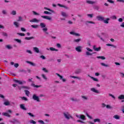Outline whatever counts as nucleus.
I'll list each match as a JSON object with an SVG mask.
<instances>
[{
    "instance_id": "obj_7",
    "label": "nucleus",
    "mask_w": 124,
    "mask_h": 124,
    "mask_svg": "<svg viewBox=\"0 0 124 124\" xmlns=\"http://www.w3.org/2000/svg\"><path fill=\"white\" fill-rule=\"evenodd\" d=\"M76 116L78 119H81V120H82V121L86 120V116H85V115H78V114H76Z\"/></svg>"
},
{
    "instance_id": "obj_39",
    "label": "nucleus",
    "mask_w": 124,
    "mask_h": 124,
    "mask_svg": "<svg viewBox=\"0 0 124 124\" xmlns=\"http://www.w3.org/2000/svg\"><path fill=\"white\" fill-rule=\"evenodd\" d=\"M108 2L111 3V4H115V1L113 0H107Z\"/></svg>"
},
{
    "instance_id": "obj_35",
    "label": "nucleus",
    "mask_w": 124,
    "mask_h": 124,
    "mask_svg": "<svg viewBox=\"0 0 124 124\" xmlns=\"http://www.w3.org/2000/svg\"><path fill=\"white\" fill-rule=\"evenodd\" d=\"M80 41H81V39H74L73 40V42H74V43H79Z\"/></svg>"
},
{
    "instance_id": "obj_34",
    "label": "nucleus",
    "mask_w": 124,
    "mask_h": 124,
    "mask_svg": "<svg viewBox=\"0 0 124 124\" xmlns=\"http://www.w3.org/2000/svg\"><path fill=\"white\" fill-rule=\"evenodd\" d=\"M49 50L52 51H55L56 52H58L59 51V49H56L54 47H51L49 48Z\"/></svg>"
},
{
    "instance_id": "obj_28",
    "label": "nucleus",
    "mask_w": 124,
    "mask_h": 124,
    "mask_svg": "<svg viewBox=\"0 0 124 124\" xmlns=\"http://www.w3.org/2000/svg\"><path fill=\"white\" fill-rule=\"evenodd\" d=\"M100 64L102 66H104L105 67H109V65L106 64L104 62H101Z\"/></svg>"
},
{
    "instance_id": "obj_55",
    "label": "nucleus",
    "mask_w": 124,
    "mask_h": 124,
    "mask_svg": "<svg viewBox=\"0 0 124 124\" xmlns=\"http://www.w3.org/2000/svg\"><path fill=\"white\" fill-rule=\"evenodd\" d=\"M33 37H25V39L26 40H31V39H33Z\"/></svg>"
},
{
    "instance_id": "obj_22",
    "label": "nucleus",
    "mask_w": 124,
    "mask_h": 124,
    "mask_svg": "<svg viewBox=\"0 0 124 124\" xmlns=\"http://www.w3.org/2000/svg\"><path fill=\"white\" fill-rule=\"evenodd\" d=\"M33 50L35 53H37V54L39 53V48H38V47H33Z\"/></svg>"
},
{
    "instance_id": "obj_42",
    "label": "nucleus",
    "mask_w": 124,
    "mask_h": 124,
    "mask_svg": "<svg viewBox=\"0 0 124 124\" xmlns=\"http://www.w3.org/2000/svg\"><path fill=\"white\" fill-rule=\"evenodd\" d=\"M31 27L33 29H38V25H31Z\"/></svg>"
},
{
    "instance_id": "obj_19",
    "label": "nucleus",
    "mask_w": 124,
    "mask_h": 124,
    "mask_svg": "<svg viewBox=\"0 0 124 124\" xmlns=\"http://www.w3.org/2000/svg\"><path fill=\"white\" fill-rule=\"evenodd\" d=\"M41 17L43 18V19H46L49 21H51V20H52V17L49 16H42Z\"/></svg>"
},
{
    "instance_id": "obj_40",
    "label": "nucleus",
    "mask_w": 124,
    "mask_h": 124,
    "mask_svg": "<svg viewBox=\"0 0 124 124\" xmlns=\"http://www.w3.org/2000/svg\"><path fill=\"white\" fill-rule=\"evenodd\" d=\"M14 41H16V42H17V43H19V44L22 43V41L19 39H15Z\"/></svg>"
},
{
    "instance_id": "obj_9",
    "label": "nucleus",
    "mask_w": 124,
    "mask_h": 124,
    "mask_svg": "<svg viewBox=\"0 0 124 124\" xmlns=\"http://www.w3.org/2000/svg\"><path fill=\"white\" fill-rule=\"evenodd\" d=\"M14 82H16V83H18L19 85H24V84H26L27 82L26 81H21L17 79H15Z\"/></svg>"
},
{
    "instance_id": "obj_43",
    "label": "nucleus",
    "mask_w": 124,
    "mask_h": 124,
    "mask_svg": "<svg viewBox=\"0 0 124 124\" xmlns=\"http://www.w3.org/2000/svg\"><path fill=\"white\" fill-rule=\"evenodd\" d=\"M87 17H88V18H93V14H87Z\"/></svg>"
},
{
    "instance_id": "obj_30",
    "label": "nucleus",
    "mask_w": 124,
    "mask_h": 124,
    "mask_svg": "<svg viewBox=\"0 0 124 124\" xmlns=\"http://www.w3.org/2000/svg\"><path fill=\"white\" fill-rule=\"evenodd\" d=\"M20 107L22 110H27V108L25 107V104H20Z\"/></svg>"
},
{
    "instance_id": "obj_24",
    "label": "nucleus",
    "mask_w": 124,
    "mask_h": 124,
    "mask_svg": "<svg viewBox=\"0 0 124 124\" xmlns=\"http://www.w3.org/2000/svg\"><path fill=\"white\" fill-rule=\"evenodd\" d=\"M5 48L6 49H8V50H11L13 47H12V46H11V45H7L5 46Z\"/></svg>"
},
{
    "instance_id": "obj_57",
    "label": "nucleus",
    "mask_w": 124,
    "mask_h": 124,
    "mask_svg": "<svg viewBox=\"0 0 124 124\" xmlns=\"http://www.w3.org/2000/svg\"><path fill=\"white\" fill-rule=\"evenodd\" d=\"M106 108L107 109H112V107L110 105H107Z\"/></svg>"
},
{
    "instance_id": "obj_63",
    "label": "nucleus",
    "mask_w": 124,
    "mask_h": 124,
    "mask_svg": "<svg viewBox=\"0 0 124 124\" xmlns=\"http://www.w3.org/2000/svg\"><path fill=\"white\" fill-rule=\"evenodd\" d=\"M38 122L40 123V124H45V123H44V121L42 120H39Z\"/></svg>"
},
{
    "instance_id": "obj_54",
    "label": "nucleus",
    "mask_w": 124,
    "mask_h": 124,
    "mask_svg": "<svg viewBox=\"0 0 124 124\" xmlns=\"http://www.w3.org/2000/svg\"><path fill=\"white\" fill-rule=\"evenodd\" d=\"M32 87H33L34 88H40V85H35L34 84L32 83L31 84Z\"/></svg>"
},
{
    "instance_id": "obj_13",
    "label": "nucleus",
    "mask_w": 124,
    "mask_h": 124,
    "mask_svg": "<svg viewBox=\"0 0 124 124\" xmlns=\"http://www.w3.org/2000/svg\"><path fill=\"white\" fill-rule=\"evenodd\" d=\"M88 77H90V78H91V79L93 80V81H94V82H99V80H98V78H95L93 77L90 76V75H88Z\"/></svg>"
},
{
    "instance_id": "obj_44",
    "label": "nucleus",
    "mask_w": 124,
    "mask_h": 124,
    "mask_svg": "<svg viewBox=\"0 0 124 124\" xmlns=\"http://www.w3.org/2000/svg\"><path fill=\"white\" fill-rule=\"evenodd\" d=\"M44 13L45 14H47V15H51V14H52V13H52L51 12H48V11H44Z\"/></svg>"
},
{
    "instance_id": "obj_50",
    "label": "nucleus",
    "mask_w": 124,
    "mask_h": 124,
    "mask_svg": "<svg viewBox=\"0 0 124 124\" xmlns=\"http://www.w3.org/2000/svg\"><path fill=\"white\" fill-rule=\"evenodd\" d=\"M107 46H110L111 47H113V48H116V46L110 44H107Z\"/></svg>"
},
{
    "instance_id": "obj_62",
    "label": "nucleus",
    "mask_w": 124,
    "mask_h": 124,
    "mask_svg": "<svg viewBox=\"0 0 124 124\" xmlns=\"http://www.w3.org/2000/svg\"><path fill=\"white\" fill-rule=\"evenodd\" d=\"M120 27L121 28H124V22L121 23Z\"/></svg>"
},
{
    "instance_id": "obj_12",
    "label": "nucleus",
    "mask_w": 124,
    "mask_h": 124,
    "mask_svg": "<svg viewBox=\"0 0 124 124\" xmlns=\"http://www.w3.org/2000/svg\"><path fill=\"white\" fill-rule=\"evenodd\" d=\"M70 34H72V35H74L75 36H80V35L79 33H77L74 31H72L70 32Z\"/></svg>"
},
{
    "instance_id": "obj_16",
    "label": "nucleus",
    "mask_w": 124,
    "mask_h": 124,
    "mask_svg": "<svg viewBox=\"0 0 124 124\" xmlns=\"http://www.w3.org/2000/svg\"><path fill=\"white\" fill-rule=\"evenodd\" d=\"M61 14L62 17H64L65 18H67V17H68V15L65 12L62 11Z\"/></svg>"
},
{
    "instance_id": "obj_56",
    "label": "nucleus",
    "mask_w": 124,
    "mask_h": 124,
    "mask_svg": "<svg viewBox=\"0 0 124 124\" xmlns=\"http://www.w3.org/2000/svg\"><path fill=\"white\" fill-rule=\"evenodd\" d=\"M17 34L20 36H25V33H17Z\"/></svg>"
},
{
    "instance_id": "obj_11",
    "label": "nucleus",
    "mask_w": 124,
    "mask_h": 124,
    "mask_svg": "<svg viewBox=\"0 0 124 124\" xmlns=\"http://www.w3.org/2000/svg\"><path fill=\"white\" fill-rule=\"evenodd\" d=\"M96 18L98 21H100L101 22H103V21H104V17L102 16H98Z\"/></svg>"
},
{
    "instance_id": "obj_38",
    "label": "nucleus",
    "mask_w": 124,
    "mask_h": 124,
    "mask_svg": "<svg viewBox=\"0 0 124 124\" xmlns=\"http://www.w3.org/2000/svg\"><path fill=\"white\" fill-rule=\"evenodd\" d=\"M113 118L115 119V120H120L121 117L118 115H115L113 116Z\"/></svg>"
},
{
    "instance_id": "obj_17",
    "label": "nucleus",
    "mask_w": 124,
    "mask_h": 124,
    "mask_svg": "<svg viewBox=\"0 0 124 124\" xmlns=\"http://www.w3.org/2000/svg\"><path fill=\"white\" fill-rule=\"evenodd\" d=\"M31 23H39V20L37 19V18H33L30 20Z\"/></svg>"
},
{
    "instance_id": "obj_41",
    "label": "nucleus",
    "mask_w": 124,
    "mask_h": 124,
    "mask_svg": "<svg viewBox=\"0 0 124 124\" xmlns=\"http://www.w3.org/2000/svg\"><path fill=\"white\" fill-rule=\"evenodd\" d=\"M42 69L43 71L45 72V73H48L49 72V71H48V70H47L46 68L43 67Z\"/></svg>"
},
{
    "instance_id": "obj_48",
    "label": "nucleus",
    "mask_w": 124,
    "mask_h": 124,
    "mask_svg": "<svg viewBox=\"0 0 124 124\" xmlns=\"http://www.w3.org/2000/svg\"><path fill=\"white\" fill-rule=\"evenodd\" d=\"M97 59H101V60H105V57L104 56H97Z\"/></svg>"
},
{
    "instance_id": "obj_3",
    "label": "nucleus",
    "mask_w": 124,
    "mask_h": 124,
    "mask_svg": "<svg viewBox=\"0 0 124 124\" xmlns=\"http://www.w3.org/2000/svg\"><path fill=\"white\" fill-rule=\"evenodd\" d=\"M12 113V110L11 109H9L7 110V112H3L2 113V115H3V116H5V117H8L9 118H10V114Z\"/></svg>"
},
{
    "instance_id": "obj_21",
    "label": "nucleus",
    "mask_w": 124,
    "mask_h": 124,
    "mask_svg": "<svg viewBox=\"0 0 124 124\" xmlns=\"http://www.w3.org/2000/svg\"><path fill=\"white\" fill-rule=\"evenodd\" d=\"M81 97L83 100H89V97L86 95H81Z\"/></svg>"
},
{
    "instance_id": "obj_60",
    "label": "nucleus",
    "mask_w": 124,
    "mask_h": 124,
    "mask_svg": "<svg viewBox=\"0 0 124 124\" xmlns=\"http://www.w3.org/2000/svg\"><path fill=\"white\" fill-rule=\"evenodd\" d=\"M40 58L42 60H46V57H45V56H44V55H41Z\"/></svg>"
},
{
    "instance_id": "obj_23",
    "label": "nucleus",
    "mask_w": 124,
    "mask_h": 124,
    "mask_svg": "<svg viewBox=\"0 0 124 124\" xmlns=\"http://www.w3.org/2000/svg\"><path fill=\"white\" fill-rule=\"evenodd\" d=\"M57 5L60 7H63V8H65V9H68V7L64 5H62V4H58Z\"/></svg>"
},
{
    "instance_id": "obj_53",
    "label": "nucleus",
    "mask_w": 124,
    "mask_h": 124,
    "mask_svg": "<svg viewBox=\"0 0 124 124\" xmlns=\"http://www.w3.org/2000/svg\"><path fill=\"white\" fill-rule=\"evenodd\" d=\"M20 98L22 99V100H24L25 101H28V98H27L26 97H20Z\"/></svg>"
},
{
    "instance_id": "obj_26",
    "label": "nucleus",
    "mask_w": 124,
    "mask_h": 124,
    "mask_svg": "<svg viewBox=\"0 0 124 124\" xmlns=\"http://www.w3.org/2000/svg\"><path fill=\"white\" fill-rule=\"evenodd\" d=\"M70 78H73V79H78V80H81V77H75L74 76H70Z\"/></svg>"
},
{
    "instance_id": "obj_27",
    "label": "nucleus",
    "mask_w": 124,
    "mask_h": 124,
    "mask_svg": "<svg viewBox=\"0 0 124 124\" xmlns=\"http://www.w3.org/2000/svg\"><path fill=\"white\" fill-rule=\"evenodd\" d=\"M11 15H13V16H15V15H17V12L15 10H13L10 12Z\"/></svg>"
},
{
    "instance_id": "obj_31",
    "label": "nucleus",
    "mask_w": 124,
    "mask_h": 124,
    "mask_svg": "<svg viewBox=\"0 0 124 124\" xmlns=\"http://www.w3.org/2000/svg\"><path fill=\"white\" fill-rule=\"evenodd\" d=\"M85 24H86V25H89V24H92L93 25H94V24H95V23L93 21H86L85 22Z\"/></svg>"
},
{
    "instance_id": "obj_15",
    "label": "nucleus",
    "mask_w": 124,
    "mask_h": 124,
    "mask_svg": "<svg viewBox=\"0 0 124 124\" xmlns=\"http://www.w3.org/2000/svg\"><path fill=\"white\" fill-rule=\"evenodd\" d=\"M93 50H94V51H96V52H99V51L101 50V47L100 46L96 47V46H93Z\"/></svg>"
},
{
    "instance_id": "obj_59",
    "label": "nucleus",
    "mask_w": 124,
    "mask_h": 124,
    "mask_svg": "<svg viewBox=\"0 0 124 124\" xmlns=\"http://www.w3.org/2000/svg\"><path fill=\"white\" fill-rule=\"evenodd\" d=\"M30 124H36V122L35 121H33V120H30Z\"/></svg>"
},
{
    "instance_id": "obj_29",
    "label": "nucleus",
    "mask_w": 124,
    "mask_h": 124,
    "mask_svg": "<svg viewBox=\"0 0 124 124\" xmlns=\"http://www.w3.org/2000/svg\"><path fill=\"white\" fill-rule=\"evenodd\" d=\"M4 105H5L6 106H8L9 105H10V102L8 100H6L4 102Z\"/></svg>"
},
{
    "instance_id": "obj_52",
    "label": "nucleus",
    "mask_w": 124,
    "mask_h": 124,
    "mask_svg": "<svg viewBox=\"0 0 124 124\" xmlns=\"http://www.w3.org/2000/svg\"><path fill=\"white\" fill-rule=\"evenodd\" d=\"M2 13L3 15H6V14H7V11L6 10H3L2 11Z\"/></svg>"
},
{
    "instance_id": "obj_51",
    "label": "nucleus",
    "mask_w": 124,
    "mask_h": 124,
    "mask_svg": "<svg viewBox=\"0 0 124 124\" xmlns=\"http://www.w3.org/2000/svg\"><path fill=\"white\" fill-rule=\"evenodd\" d=\"M118 99H124V95H120L119 96Z\"/></svg>"
},
{
    "instance_id": "obj_45",
    "label": "nucleus",
    "mask_w": 124,
    "mask_h": 124,
    "mask_svg": "<svg viewBox=\"0 0 124 124\" xmlns=\"http://www.w3.org/2000/svg\"><path fill=\"white\" fill-rule=\"evenodd\" d=\"M2 35H3V36H5L6 37H7V36H8V34H7V33L5 32H2Z\"/></svg>"
},
{
    "instance_id": "obj_46",
    "label": "nucleus",
    "mask_w": 124,
    "mask_h": 124,
    "mask_svg": "<svg viewBox=\"0 0 124 124\" xmlns=\"http://www.w3.org/2000/svg\"><path fill=\"white\" fill-rule=\"evenodd\" d=\"M26 53H28V54H30V55H32V51H31V50H26Z\"/></svg>"
},
{
    "instance_id": "obj_49",
    "label": "nucleus",
    "mask_w": 124,
    "mask_h": 124,
    "mask_svg": "<svg viewBox=\"0 0 124 124\" xmlns=\"http://www.w3.org/2000/svg\"><path fill=\"white\" fill-rule=\"evenodd\" d=\"M25 94L27 96H30V91L27 90H25Z\"/></svg>"
},
{
    "instance_id": "obj_36",
    "label": "nucleus",
    "mask_w": 124,
    "mask_h": 124,
    "mask_svg": "<svg viewBox=\"0 0 124 124\" xmlns=\"http://www.w3.org/2000/svg\"><path fill=\"white\" fill-rule=\"evenodd\" d=\"M32 13L33 15H35V16H39V15H40L39 13H38L34 11H32Z\"/></svg>"
},
{
    "instance_id": "obj_64",
    "label": "nucleus",
    "mask_w": 124,
    "mask_h": 124,
    "mask_svg": "<svg viewBox=\"0 0 124 124\" xmlns=\"http://www.w3.org/2000/svg\"><path fill=\"white\" fill-rule=\"evenodd\" d=\"M116 1L117 2H123L124 3V0H117Z\"/></svg>"
},
{
    "instance_id": "obj_20",
    "label": "nucleus",
    "mask_w": 124,
    "mask_h": 124,
    "mask_svg": "<svg viewBox=\"0 0 124 124\" xmlns=\"http://www.w3.org/2000/svg\"><path fill=\"white\" fill-rule=\"evenodd\" d=\"M109 21H110V18H106L104 19V20H103V23H104V24H109Z\"/></svg>"
},
{
    "instance_id": "obj_32",
    "label": "nucleus",
    "mask_w": 124,
    "mask_h": 124,
    "mask_svg": "<svg viewBox=\"0 0 124 124\" xmlns=\"http://www.w3.org/2000/svg\"><path fill=\"white\" fill-rule=\"evenodd\" d=\"M41 77H42V78H43L44 80H48V78H47V77H46V75H45V74H42L41 75Z\"/></svg>"
},
{
    "instance_id": "obj_8",
    "label": "nucleus",
    "mask_w": 124,
    "mask_h": 124,
    "mask_svg": "<svg viewBox=\"0 0 124 124\" xmlns=\"http://www.w3.org/2000/svg\"><path fill=\"white\" fill-rule=\"evenodd\" d=\"M90 91H91L92 93H100V92H99V90L96 89L94 87L91 88Z\"/></svg>"
},
{
    "instance_id": "obj_37",
    "label": "nucleus",
    "mask_w": 124,
    "mask_h": 124,
    "mask_svg": "<svg viewBox=\"0 0 124 124\" xmlns=\"http://www.w3.org/2000/svg\"><path fill=\"white\" fill-rule=\"evenodd\" d=\"M23 21V17L19 16L18 17L17 22H22Z\"/></svg>"
},
{
    "instance_id": "obj_5",
    "label": "nucleus",
    "mask_w": 124,
    "mask_h": 124,
    "mask_svg": "<svg viewBox=\"0 0 124 124\" xmlns=\"http://www.w3.org/2000/svg\"><path fill=\"white\" fill-rule=\"evenodd\" d=\"M56 75H57V76L59 77L60 80H62L63 83H65V82H66L67 81L66 78H63V77H62V76H61V75L58 73H56Z\"/></svg>"
},
{
    "instance_id": "obj_2",
    "label": "nucleus",
    "mask_w": 124,
    "mask_h": 124,
    "mask_svg": "<svg viewBox=\"0 0 124 124\" xmlns=\"http://www.w3.org/2000/svg\"><path fill=\"white\" fill-rule=\"evenodd\" d=\"M64 117L67 120H69L70 119H73V117L69 114V113L67 112H65L63 113Z\"/></svg>"
},
{
    "instance_id": "obj_47",
    "label": "nucleus",
    "mask_w": 124,
    "mask_h": 124,
    "mask_svg": "<svg viewBox=\"0 0 124 124\" xmlns=\"http://www.w3.org/2000/svg\"><path fill=\"white\" fill-rule=\"evenodd\" d=\"M108 96H111V97H112V98H113V99H116V97H115V96H114V95L111 94V93H108Z\"/></svg>"
},
{
    "instance_id": "obj_58",
    "label": "nucleus",
    "mask_w": 124,
    "mask_h": 124,
    "mask_svg": "<svg viewBox=\"0 0 124 124\" xmlns=\"http://www.w3.org/2000/svg\"><path fill=\"white\" fill-rule=\"evenodd\" d=\"M111 19H112V20H116L117 19V16H111Z\"/></svg>"
},
{
    "instance_id": "obj_10",
    "label": "nucleus",
    "mask_w": 124,
    "mask_h": 124,
    "mask_svg": "<svg viewBox=\"0 0 124 124\" xmlns=\"http://www.w3.org/2000/svg\"><path fill=\"white\" fill-rule=\"evenodd\" d=\"M83 48V46H78L76 47V51L78 52V53H81L82 52V49Z\"/></svg>"
},
{
    "instance_id": "obj_18",
    "label": "nucleus",
    "mask_w": 124,
    "mask_h": 124,
    "mask_svg": "<svg viewBox=\"0 0 124 124\" xmlns=\"http://www.w3.org/2000/svg\"><path fill=\"white\" fill-rule=\"evenodd\" d=\"M14 25L15 28H16V29H18V28H20V23H19L18 21L14 22Z\"/></svg>"
},
{
    "instance_id": "obj_6",
    "label": "nucleus",
    "mask_w": 124,
    "mask_h": 124,
    "mask_svg": "<svg viewBox=\"0 0 124 124\" xmlns=\"http://www.w3.org/2000/svg\"><path fill=\"white\" fill-rule=\"evenodd\" d=\"M32 99L33 100L37 101V102H40V99L39 97L37 96L36 94H34L32 96Z\"/></svg>"
},
{
    "instance_id": "obj_33",
    "label": "nucleus",
    "mask_w": 124,
    "mask_h": 124,
    "mask_svg": "<svg viewBox=\"0 0 124 124\" xmlns=\"http://www.w3.org/2000/svg\"><path fill=\"white\" fill-rule=\"evenodd\" d=\"M44 8L46 10H48V11H50V12H52V13H55V11L54 10H53L49 9V8H48L47 7H44Z\"/></svg>"
},
{
    "instance_id": "obj_61",
    "label": "nucleus",
    "mask_w": 124,
    "mask_h": 124,
    "mask_svg": "<svg viewBox=\"0 0 124 124\" xmlns=\"http://www.w3.org/2000/svg\"><path fill=\"white\" fill-rule=\"evenodd\" d=\"M123 21H124V19L122 18H119L118 19V21H119L120 23H123Z\"/></svg>"
},
{
    "instance_id": "obj_1",
    "label": "nucleus",
    "mask_w": 124,
    "mask_h": 124,
    "mask_svg": "<svg viewBox=\"0 0 124 124\" xmlns=\"http://www.w3.org/2000/svg\"><path fill=\"white\" fill-rule=\"evenodd\" d=\"M40 27H41V29H42V31L45 34H49V32H48V28L46 27V24L44 23H41L40 24Z\"/></svg>"
},
{
    "instance_id": "obj_4",
    "label": "nucleus",
    "mask_w": 124,
    "mask_h": 124,
    "mask_svg": "<svg viewBox=\"0 0 124 124\" xmlns=\"http://www.w3.org/2000/svg\"><path fill=\"white\" fill-rule=\"evenodd\" d=\"M86 49L87 50V51L86 52V56H92L93 53H92L90 52H93V49H92L89 47H86Z\"/></svg>"
},
{
    "instance_id": "obj_25",
    "label": "nucleus",
    "mask_w": 124,
    "mask_h": 124,
    "mask_svg": "<svg viewBox=\"0 0 124 124\" xmlns=\"http://www.w3.org/2000/svg\"><path fill=\"white\" fill-rule=\"evenodd\" d=\"M26 62H27V63H29V64H30V65H32V66H35V63H34L31 62L27 61H26Z\"/></svg>"
},
{
    "instance_id": "obj_14",
    "label": "nucleus",
    "mask_w": 124,
    "mask_h": 124,
    "mask_svg": "<svg viewBox=\"0 0 124 124\" xmlns=\"http://www.w3.org/2000/svg\"><path fill=\"white\" fill-rule=\"evenodd\" d=\"M86 3H88V4H94V3H96V1L90 0H86Z\"/></svg>"
}]
</instances>
